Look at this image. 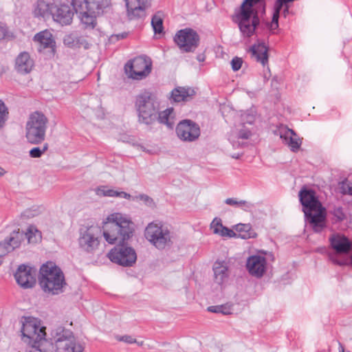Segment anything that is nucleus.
I'll return each instance as SVG.
<instances>
[{
    "label": "nucleus",
    "instance_id": "nucleus-1",
    "mask_svg": "<svg viewBox=\"0 0 352 352\" xmlns=\"http://www.w3.org/2000/svg\"><path fill=\"white\" fill-rule=\"evenodd\" d=\"M134 231L133 223L126 214L114 212L103 221V236L109 244L118 243L108 254L111 261L124 267L132 266L137 260L135 250L120 245L131 237Z\"/></svg>",
    "mask_w": 352,
    "mask_h": 352
},
{
    "label": "nucleus",
    "instance_id": "nucleus-2",
    "mask_svg": "<svg viewBox=\"0 0 352 352\" xmlns=\"http://www.w3.org/2000/svg\"><path fill=\"white\" fill-rule=\"evenodd\" d=\"M265 11L263 0H245L240 12L236 15V22L244 37L252 36L259 24L258 13Z\"/></svg>",
    "mask_w": 352,
    "mask_h": 352
},
{
    "label": "nucleus",
    "instance_id": "nucleus-3",
    "mask_svg": "<svg viewBox=\"0 0 352 352\" xmlns=\"http://www.w3.org/2000/svg\"><path fill=\"white\" fill-rule=\"evenodd\" d=\"M299 198L307 220L315 232H320L324 227L325 217L315 192L311 190L302 189L299 192Z\"/></svg>",
    "mask_w": 352,
    "mask_h": 352
},
{
    "label": "nucleus",
    "instance_id": "nucleus-4",
    "mask_svg": "<svg viewBox=\"0 0 352 352\" xmlns=\"http://www.w3.org/2000/svg\"><path fill=\"white\" fill-rule=\"evenodd\" d=\"M111 4V0H72V6L80 15L82 22L94 28L96 19L101 15Z\"/></svg>",
    "mask_w": 352,
    "mask_h": 352
},
{
    "label": "nucleus",
    "instance_id": "nucleus-5",
    "mask_svg": "<svg viewBox=\"0 0 352 352\" xmlns=\"http://www.w3.org/2000/svg\"><path fill=\"white\" fill-rule=\"evenodd\" d=\"M39 283L45 292L58 294L65 285L63 273L53 262H47L40 269Z\"/></svg>",
    "mask_w": 352,
    "mask_h": 352
},
{
    "label": "nucleus",
    "instance_id": "nucleus-6",
    "mask_svg": "<svg viewBox=\"0 0 352 352\" xmlns=\"http://www.w3.org/2000/svg\"><path fill=\"white\" fill-rule=\"evenodd\" d=\"M144 236L157 250H162L170 246L173 234L170 229L162 223L151 222L144 230Z\"/></svg>",
    "mask_w": 352,
    "mask_h": 352
},
{
    "label": "nucleus",
    "instance_id": "nucleus-7",
    "mask_svg": "<svg viewBox=\"0 0 352 352\" xmlns=\"http://www.w3.org/2000/svg\"><path fill=\"white\" fill-rule=\"evenodd\" d=\"M135 105L140 122L151 124L157 120L159 104L152 94L144 92L140 94L137 97Z\"/></svg>",
    "mask_w": 352,
    "mask_h": 352
},
{
    "label": "nucleus",
    "instance_id": "nucleus-8",
    "mask_svg": "<svg viewBox=\"0 0 352 352\" xmlns=\"http://www.w3.org/2000/svg\"><path fill=\"white\" fill-rule=\"evenodd\" d=\"M47 119L41 113L34 112L30 116L26 124L25 136L32 144H39L45 140Z\"/></svg>",
    "mask_w": 352,
    "mask_h": 352
},
{
    "label": "nucleus",
    "instance_id": "nucleus-9",
    "mask_svg": "<svg viewBox=\"0 0 352 352\" xmlns=\"http://www.w3.org/2000/svg\"><path fill=\"white\" fill-rule=\"evenodd\" d=\"M21 322L22 340L25 342L32 344L45 340V328L41 326L40 320L33 317H24Z\"/></svg>",
    "mask_w": 352,
    "mask_h": 352
},
{
    "label": "nucleus",
    "instance_id": "nucleus-10",
    "mask_svg": "<svg viewBox=\"0 0 352 352\" xmlns=\"http://www.w3.org/2000/svg\"><path fill=\"white\" fill-rule=\"evenodd\" d=\"M274 261V256L272 252L259 251L256 254L248 258L245 267L251 276L261 278L267 270V262Z\"/></svg>",
    "mask_w": 352,
    "mask_h": 352
},
{
    "label": "nucleus",
    "instance_id": "nucleus-11",
    "mask_svg": "<svg viewBox=\"0 0 352 352\" xmlns=\"http://www.w3.org/2000/svg\"><path fill=\"white\" fill-rule=\"evenodd\" d=\"M151 60L145 56L135 57L128 61L124 66L126 74L134 80L145 78L151 72Z\"/></svg>",
    "mask_w": 352,
    "mask_h": 352
},
{
    "label": "nucleus",
    "instance_id": "nucleus-12",
    "mask_svg": "<svg viewBox=\"0 0 352 352\" xmlns=\"http://www.w3.org/2000/svg\"><path fill=\"white\" fill-rule=\"evenodd\" d=\"M174 41L181 51L192 52L199 45V36L192 29L185 28L176 33Z\"/></svg>",
    "mask_w": 352,
    "mask_h": 352
},
{
    "label": "nucleus",
    "instance_id": "nucleus-13",
    "mask_svg": "<svg viewBox=\"0 0 352 352\" xmlns=\"http://www.w3.org/2000/svg\"><path fill=\"white\" fill-rule=\"evenodd\" d=\"M100 230L98 227L91 226L82 230L78 239L80 248L85 252L91 253L98 249Z\"/></svg>",
    "mask_w": 352,
    "mask_h": 352
},
{
    "label": "nucleus",
    "instance_id": "nucleus-14",
    "mask_svg": "<svg viewBox=\"0 0 352 352\" xmlns=\"http://www.w3.org/2000/svg\"><path fill=\"white\" fill-rule=\"evenodd\" d=\"M178 138L184 142H193L200 135V128L197 124L190 120L181 121L176 127Z\"/></svg>",
    "mask_w": 352,
    "mask_h": 352
},
{
    "label": "nucleus",
    "instance_id": "nucleus-15",
    "mask_svg": "<svg viewBox=\"0 0 352 352\" xmlns=\"http://www.w3.org/2000/svg\"><path fill=\"white\" fill-rule=\"evenodd\" d=\"M126 16L129 20L143 19L151 7V0H124Z\"/></svg>",
    "mask_w": 352,
    "mask_h": 352
},
{
    "label": "nucleus",
    "instance_id": "nucleus-16",
    "mask_svg": "<svg viewBox=\"0 0 352 352\" xmlns=\"http://www.w3.org/2000/svg\"><path fill=\"white\" fill-rule=\"evenodd\" d=\"M275 134L280 136L285 144L287 145L291 151L296 152L302 144L301 140L294 130L285 125H280L275 131Z\"/></svg>",
    "mask_w": 352,
    "mask_h": 352
},
{
    "label": "nucleus",
    "instance_id": "nucleus-17",
    "mask_svg": "<svg viewBox=\"0 0 352 352\" xmlns=\"http://www.w3.org/2000/svg\"><path fill=\"white\" fill-rule=\"evenodd\" d=\"M74 9L68 4H54L52 7L51 14L54 21L62 25H69L74 14Z\"/></svg>",
    "mask_w": 352,
    "mask_h": 352
},
{
    "label": "nucleus",
    "instance_id": "nucleus-18",
    "mask_svg": "<svg viewBox=\"0 0 352 352\" xmlns=\"http://www.w3.org/2000/svg\"><path fill=\"white\" fill-rule=\"evenodd\" d=\"M36 270L24 264L19 266L14 274L17 283L23 288H31L36 283Z\"/></svg>",
    "mask_w": 352,
    "mask_h": 352
},
{
    "label": "nucleus",
    "instance_id": "nucleus-19",
    "mask_svg": "<svg viewBox=\"0 0 352 352\" xmlns=\"http://www.w3.org/2000/svg\"><path fill=\"white\" fill-rule=\"evenodd\" d=\"M34 65V60L28 52L20 53L15 59L14 69L19 74H27L30 73Z\"/></svg>",
    "mask_w": 352,
    "mask_h": 352
},
{
    "label": "nucleus",
    "instance_id": "nucleus-20",
    "mask_svg": "<svg viewBox=\"0 0 352 352\" xmlns=\"http://www.w3.org/2000/svg\"><path fill=\"white\" fill-rule=\"evenodd\" d=\"M251 135L250 130L245 126V123H241L232 130L230 135V141L233 146H240L243 144V142H240V140H248Z\"/></svg>",
    "mask_w": 352,
    "mask_h": 352
},
{
    "label": "nucleus",
    "instance_id": "nucleus-21",
    "mask_svg": "<svg viewBox=\"0 0 352 352\" xmlns=\"http://www.w3.org/2000/svg\"><path fill=\"white\" fill-rule=\"evenodd\" d=\"M329 240L331 247L337 253H348L351 249V242L343 235H333Z\"/></svg>",
    "mask_w": 352,
    "mask_h": 352
},
{
    "label": "nucleus",
    "instance_id": "nucleus-22",
    "mask_svg": "<svg viewBox=\"0 0 352 352\" xmlns=\"http://www.w3.org/2000/svg\"><path fill=\"white\" fill-rule=\"evenodd\" d=\"M252 56L255 58L257 62H260L263 67L268 63V49L263 42H258L254 44L250 49Z\"/></svg>",
    "mask_w": 352,
    "mask_h": 352
},
{
    "label": "nucleus",
    "instance_id": "nucleus-23",
    "mask_svg": "<svg viewBox=\"0 0 352 352\" xmlns=\"http://www.w3.org/2000/svg\"><path fill=\"white\" fill-rule=\"evenodd\" d=\"M214 280L218 285H223L227 282L230 272L228 267L225 262H215L213 265Z\"/></svg>",
    "mask_w": 352,
    "mask_h": 352
},
{
    "label": "nucleus",
    "instance_id": "nucleus-24",
    "mask_svg": "<svg viewBox=\"0 0 352 352\" xmlns=\"http://www.w3.org/2000/svg\"><path fill=\"white\" fill-rule=\"evenodd\" d=\"M195 94L190 87H178L171 91L170 100L175 102L188 101Z\"/></svg>",
    "mask_w": 352,
    "mask_h": 352
},
{
    "label": "nucleus",
    "instance_id": "nucleus-25",
    "mask_svg": "<svg viewBox=\"0 0 352 352\" xmlns=\"http://www.w3.org/2000/svg\"><path fill=\"white\" fill-rule=\"evenodd\" d=\"M34 40L39 45L40 51L42 49L53 48L55 45L52 34L47 30L36 34L34 37Z\"/></svg>",
    "mask_w": 352,
    "mask_h": 352
},
{
    "label": "nucleus",
    "instance_id": "nucleus-26",
    "mask_svg": "<svg viewBox=\"0 0 352 352\" xmlns=\"http://www.w3.org/2000/svg\"><path fill=\"white\" fill-rule=\"evenodd\" d=\"M54 4H48L43 1H38L34 9V14L37 17L49 18L51 14L52 7Z\"/></svg>",
    "mask_w": 352,
    "mask_h": 352
},
{
    "label": "nucleus",
    "instance_id": "nucleus-27",
    "mask_svg": "<svg viewBox=\"0 0 352 352\" xmlns=\"http://www.w3.org/2000/svg\"><path fill=\"white\" fill-rule=\"evenodd\" d=\"M173 109L169 108L160 113H157V119L162 124H166L168 127L171 128L173 125Z\"/></svg>",
    "mask_w": 352,
    "mask_h": 352
},
{
    "label": "nucleus",
    "instance_id": "nucleus-28",
    "mask_svg": "<svg viewBox=\"0 0 352 352\" xmlns=\"http://www.w3.org/2000/svg\"><path fill=\"white\" fill-rule=\"evenodd\" d=\"M225 203L230 206L241 208L245 211L249 210L252 206L250 202L245 200L239 201L236 198H228L225 200Z\"/></svg>",
    "mask_w": 352,
    "mask_h": 352
},
{
    "label": "nucleus",
    "instance_id": "nucleus-29",
    "mask_svg": "<svg viewBox=\"0 0 352 352\" xmlns=\"http://www.w3.org/2000/svg\"><path fill=\"white\" fill-rule=\"evenodd\" d=\"M151 25L155 34H160L163 32V19L161 12H157L153 15L151 20Z\"/></svg>",
    "mask_w": 352,
    "mask_h": 352
},
{
    "label": "nucleus",
    "instance_id": "nucleus-30",
    "mask_svg": "<svg viewBox=\"0 0 352 352\" xmlns=\"http://www.w3.org/2000/svg\"><path fill=\"white\" fill-rule=\"evenodd\" d=\"M23 237L25 236L28 239L29 243H36L41 238V233L32 226L30 227L25 234L23 232Z\"/></svg>",
    "mask_w": 352,
    "mask_h": 352
},
{
    "label": "nucleus",
    "instance_id": "nucleus-31",
    "mask_svg": "<svg viewBox=\"0 0 352 352\" xmlns=\"http://www.w3.org/2000/svg\"><path fill=\"white\" fill-rule=\"evenodd\" d=\"M283 8V4L280 1H276L274 5V12L272 16V21L271 23V28L276 29L278 26V21L279 17V13L281 9Z\"/></svg>",
    "mask_w": 352,
    "mask_h": 352
},
{
    "label": "nucleus",
    "instance_id": "nucleus-32",
    "mask_svg": "<svg viewBox=\"0 0 352 352\" xmlns=\"http://www.w3.org/2000/svg\"><path fill=\"white\" fill-rule=\"evenodd\" d=\"M208 310L212 313H221L223 315H229L232 314V307L230 305H219V306H210L208 308Z\"/></svg>",
    "mask_w": 352,
    "mask_h": 352
},
{
    "label": "nucleus",
    "instance_id": "nucleus-33",
    "mask_svg": "<svg viewBox=\"0 0 352 352\" xmlns=\"http://www.w3.org/2000/svg\"><path fill=\"white\" fill-rule=\"evenodd\" d=\"M9 111L5 103L0 100V129H2L8 119Z\"/></svg>",
    "mask_w": 352,
    "mask_h": 352
},
{
    "label": "nucleus",
    "instance_id": "nucleus-34",
    "mask_svg": "<svg viewBox=\"0 0 352 352\" xmlns=\"http://www.w3.org/2000/svg\"><path fill=\"white\" fill-rule=\"evenodd\" d=\"M96 194L99 196L117 197L118 190L101 186L96 189Z\"/></svg>",
    "mask_w": 352,
    "mask_h": 352
},
{
    "label": "nucleus",
    "instance_id": "nucleus-35",
    "mask_svg": "<svg viewBox=\"0 0 352 352\" xmlns=\"http://www.w3.org/2000/svg\"><path fill=\"white\" fill-rule=\"evenodd\" d=\"M48 149V144H43L42 148L34 147L30 151V155L33 158L40 157Z\"/></svg>",
    "mask_w": 352,
    "mask_h": 352
},
{
    "label": "nucleus",
    "instance_id": "nucleus-36",
    "mask_svg": "<svg viewBox=\"0 0 352 352\" xmlns=\"http://www.w3.org/2000/svg\"><path fill=\"white\" fill-rule=\"evenodd\" d=\"M340 192L343 195H352V183L348 180L342 181L339 184Z\"/></svg>",
    "mask_w": 352,
    "mask_h": 352
},
{
    "label": "nucleus",
    "instance_id": "nucleus-37",
    "mask_svg": "<svg viewBox=\"0 0 352 352\" xmlns=\"http://www.w3.org/2000/svg\"><path fill=\"white\" fill-rule=\"evenodd\" d=\"M223 227L221 220L219 218H214L210 223V229L212 230L213 233L216 234L220 232V230Z\"/></svg>",
    "mask_w": 352,
    "mask_h": 352
},
{
    "label": "nucleus",
    "instance_id": "nucleus-38",
    "mask_svg": "<svg viewBox=\"0 0 352 352\" xmlns=\"http://www.w3.org/2000/svg\"><path fill=\"white\" fill-rule=\"evenodd\" d=\"M45 343H46L45 340L40 342H32V344H28L30 345L28 352H43L41 347Z\"/></svg>",
    "mask_w": 352,
    "mask_h": 352
},
{
    "label": "nucleus",
    "instance_id": "nucleus-39",
    "mask_svg": "<svg viewBox=\"0 0 352 352\" xmlns=\"http://www.w3.org/2000/svg\"><path fill=\"white\" fill-rule=\"evenodd\" d=\"M217 234L222 237H234L236 236V234L231 229H229L227 227L223 226L221 228L220 232Z\"/></svg>",
    "mask_w": 352,
    "mask_h": 352
},
{
    "label": "nucleus",
    "instance_id": "nucleus-40",
    "mask_svg": "<svg viewBox=\"0 0 352 352\" xmlns=\"http://www.w3.org/2000/svg\"><path fill=\"white\" fill-rule=\"evenodd\" d=\"M116 338L117 340L120 342H124L127 344H133L135 342H137L135 338H133L132 336L129 335L116 336Z\"/></svg>",
    "mask_w": 352,
    "mask_h": 352
},
{
    "label": "nucleus",
    "instance_id": "nucleus-41",
    "mask_svg": "<svg viewBox=\"0 0 352 352\" xmlns=\"http://www.w3.org/2000/svg\"><path fill=\"white\" fill-rule=\"evenodd\" d=\"M243 63V60L241 58H239L237 56L232 58L231 60V66L232 69L236 72L241 69Z\"/></svg>",
    "mask_w": 352,
    "mask_h": 352
},
{
    "label": "nucleus",
    "instance_id": "nucleus-42",
    "mask_svg": "<svg viewBox=\"0 0 352 352\" xmlns=\"http://www.w3.org/2000/svg\"><path fill=\"white\" fill-rule=\"evenodd\" d=\"M133 199H135V198ZM135 199H140V200L144 201V204L148 206H151L153 204V199L146 195H144V194L140 195L135 197Z\"/></svg>",
    "mask_w": 352,
    "mask_h": 352
},
{
    "label": "nucleus",
    "instance_id": "nucleus-43",
    "mask_svg": "<svg viewBox=\"0 0 352 352\" xmlns=\"http://www.w3.org/2000/svg\"><path fill=\"white\" fill-rule=\"evenodd\" d=\"M333 214L339 221L343 220L345 217L344 213L343 212L342 208L340 207L336 208L334 209Z\"/></svg>",
    "mask_w": 352,
    "mask_h": 352
},
{
    "label": "nucleus",
    "instance_id": "nucleus-44",
    "mask_svg": "<svg viewBox=\"0 0 352 352\" xmlns=\"http://www.w3.org/2000/svg\"><path fill=\"white\" fill-rule=\"evenodd\" d=\"M37 214V212L35 210H31V209H28V210H25L22 215L25 217H27V218H32V217H34V216H36Z\"/></svg>",
    "mask_w": 352,
    "mask_h": 352
},
{
    "label": "nucleus",
    "instance_id": "nucleus-45",
    "mask_svg": "<svg viewBox=\"0 0 352 352\" xmlns=\"http://www.w3.org/2000/svg\"><path fill=\"white\" fill-rule=\"evenodd\" d=\"M8 34L7 28L5 25L0 23V41L6 38Z\"/></svg>",
    "mask_w": 352,
    "mask_h": 352
},
{
    "label": "nucleus",
    "instance_id": "nucleus-46",
    "mask_svg": "<svg viewBox=\"0 0 352 352\" xmlns=\"http://www.w3.org/2000/svg\"><path fill=\"white\" fill-rule=\"evenodd\" d=\"M64 43L69 47H74L76 45L75 41L71 36H67L65 37Z\"/></svg>",
    "mask_w": 352,
    "mask_h": 352
},
{
    "label": "nucleus",
    "instance_id": "nucleus-47",
    "mask_svg": "<svg viewBox=\"0 0 352 352\" xmlns=\"http://www.w3.org/2000/svg\"><path fill=\"white\" fill-rule=\"evenodd\" d=\"M117 197H121V198H124L126 199H130L131 197L130 194H129L126 192H124V191H118Z\"/></svg>",
    "mask_w": 352,
    "mask_h": 352
},
{
    "label": "nucleus",
    "instance_id": "nucleus-48",
    "mask_svg": "<svg viewBox=\"0 0 352 352\" xmlns=\"http://www.w3.org/2000/svg\"><path fill=\"white\" fill-rule=\"evenodd\" d=\"M246 117H247V121H246L247 123L252 124L254 121V116H252L251 115H247Z\"/></svg>",
    "mask_w": 352,
    "mask_h": 352
},
{
    "label": "nucleus",
    "instance_id": "nucleus-49",
    "mask_svg": "<svg viewBox=\"0 0 352 352\" xmlns=\"http://www.w3.org/2000/svg\"><path fill=\"white\" fill-rule=\"evenodd\" d=\"M6 72V67L0 63V76Z\"/></svg>",
    "mask_w": 352,
    "mask_h": 352
},
{
    "label": "nucleus",
    "instance_id": "nucleus-50",
    "mask_svg": "<svg viewBox=\"0 0 352 352\" xmlns=\"http://www.w3.org/2000/svg\"><path fill=\"white\" fill-rule=\"evenodd\" d=\"M283 7H285L284 10H283V14L285 16H286V15L289 12V8H288L287 3L283 4Z\"/></svg>",
    "mask_w": 352,
    "mask_h": 352
},
{
    "label": "nucleus",
    "instance_id": "nucleus-51",
    "mask_svg": "<svg viewBox=\"0 0 352 352\" xmlns=\"http://www.w3.org/2000/svg\"><path fill=\"white\" fill-rule=\"evenodd\" d=\"M241 227H244V228H248V226H247V225H238L237 228H236V230H239V231L242 230L243 228H241Z\"/></svg>",
    "mask_w": 352,
    "mask_h": 352
},
{
    "label": "nucleus",
    "instance_id": "nucleus-52",
    "mask_svg": "<svg viewBox=\"0 0 352 352\" xmlns=\"http://www.w3.org/2000/svg\"><path fill=\"white\" fill-rule=\"evenodd\" d=\"M197 60L199 61V62H202L205 60V57L204 55L202 54H199L197 56Z\"/></svg>",
    "mask_w": 352,
    "mask_h": 352
},
{
    "label": "nucleus",
    "instance_id": "nucleus-53",
    "mask_svg": "<svg viewBox=\"0 0 352 352\" xmlns=\"http://www.w3.org/2000/svg\"><path fill=\"white\" fill-rule=\"evenodd\" d=\"M241 156V154H237V155H232V157L235 159H239Z\"/></svg>",
    "mask_w": 352,
    "mask_h": 352
},
{
    "label": "nucleus",
    "instance_id": "nucleus-54",
    "mask_svg": "<svg viewBox=\"0 0 352 352\" xmlns=\"http://www.w3.org/2000/svg\"><path fill=\"white\" fill-rule=\"evenodd\" d=\"M4 170L0 166V176H2L4 174Z\"/></svg>",
    "mask_w": 352,
    "mask_h": 352
},
{
    "label": "nucleus",
    "instance_id": "nucleus-55",
    "mask_svg": "<svg viewBox=\"0 0 352 352\" xmlns=\"http://www.w3.org/2000/svg\"><path fill=\"white\" fill-rule=\"evenodd\" d=\"M135 343L138 344V345H139V346H142L144 344L143 341H141V342L137 341V342H135Z\"/></svg>",
    "mask_w": 352,
    "mask_h": 352
},
{
    "label": "nucleus",
    "instance_id": "nucleus-56",
    "mask_svg": "<svg viewBox=\"0 0 352 352\" xmlns=\"http://www.w3.org/2000/svg\"><path fill=\"white\" fill-rule=\"evenodd\" d=\"M338 264H339L340 265H342L344 264V262H338Z\"/></svg>",
    "mask_w": 352,
    "mask_h": 352
},
{
    "label": "nucleus",
    "instance_id": "nucleus-57",
    "mask_svg": "<svg viewBox=\"0 0 352 352\" xmlns=\"http://www.w3.org/2000/svg\"><path fill=\"white\" fill-rule=\"evenodd\" d=\"M264 78L265 80H267L268 79V76H267V74H265V76H264Z\"/></svg>",
    "mask_w": 352,
    "mask_h": 352
},
{
    "label": "nucleus",
    "instance_id": "nucleus-58",
    "mask_svg": "<svg viewBox=\"0 0 352 352\" xmlns=\"http://www.w3.org/2000/svg\"><path fill=\"white\" fill-rule=\"evenodd\" d=\"M340 352H344V349H342V351H340Z\"/></svg>",
    "mask_w": 352,
    "mask_h": 352
}]
</instances>
